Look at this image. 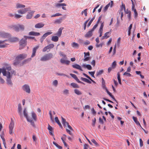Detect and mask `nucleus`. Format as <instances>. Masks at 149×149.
Returning a JSON list of instances; mask_svg holds the SVG:
<instances>
[{
  "instance_id": "1",
  "label": "nucleus",
  "mask_w": 149,
  "mask_h": 149,
  "mask_svg": "<svg viewBox=\"0 0 149 149\" xmlns=\"http://www.w3.org/2000/svg\"><path fill=\"white\" fill-rule=\"evenodd\" d=\"M23 113L24 116L26 119L27 121L31 123V125L33 127L35 126L34 121L37 120V115L34 112L31 113V115L28 116L27 113L26 108H25L23 111Z\"/></svg>"
},
{
  "instance_id": "2",
  "label": "nucleus",
  "mask_w": 149,
  "mask_h": 149,
  "mask_svg": "<svg viewBox=\"0 0 149 149\" xmlns=\"http://www.w3.org/2000/svg\"><path fill=\"white\" fill-rule=\"evenodd\" d=\"M3 72V75L4 76H6L7 78L6 79V81L7 83L8 84L12 86L13 84L11 81V76L10 73L8 71L6 74V72L5 70H4Z\"/></svg>"
},
{
  "instance_id": "3",
  "label": "nucleus",
  "mask_w": 149,
  "mask_h": 149,
  "mask_svg": "<svg viewBox=\"0 0 149 149\" xmlns=\"http://www.w3.org/2000/svg\"><path fill=\"white\" fill-rule=\"evenodd\" d=\"M53 57L52 54L51 53L47 54L42 56L40 58V61H46L50 59Z\"/></svg>"
},
{
  "instance_id": "4",
  "label": "nucleus",
  "mask_w": 149,
  "mask_h": 149,
  "mask_svg": "<svg viewBox=\"0 0 149 149\" xmlns=\"http://www.w3.org/2000/svg\"><path fill=\"white\" fill-rule=\"evenodd\" d=\"M66 125L67 126V128H66V131L70 135L72 136L73 134L72 132L74 131L73 129L70 125H69L68 123L66 122Z\"/></svg>"
},
{
  "instance_id": "5",
  "label": "nucleus",
  "mask_w": 149,
  "mask_h": 149,
  "mask_svg": "<svg viewBox=\"0 0 149 149\" xmlns=\"http://www.w3.org/2000/svg\"><path fill=\"white\" fill-rule=\"evenodd\" d=\"M26 39L24 38H22L19 42V49L24 48L26 45Z\"/></svg>"
},
{
  "instance_id": "6",
  "label": "nucleus",
  "mask_w": 149,
  "mask_h": 149,
  "mask_svg": "<svg viewBox=\"0 0 149 149\" xmlns=\"http://www.w3.org/2000/svg\"><path fill=\"white\" fill-rule=\"evenodd\" d=\"M14 127V123L12 119H11V122L9 126V133L11 135L13 134L14 132L13 129Z\"/></svg>"
},
{
  "instance_id": "7",
  "label": "nucleus",
  "mask_w": 149,
  "mask_h": 149,
  "mask_svg": "<svg viewBox=\"0 0 149 149\" xmlns=\"http://www.w3.org/2000/svg\"><path fill=\"white\" fill-rule=\"evenodd\" d=\"M24 26L23 25L18 24L13 26V29L16 31H18L19 30L23 31L24 29Z\"/></svg>"
},
{
  "instance_id": "8",
  "label": "nucleus",
  "mask_w": 149,
  "mask_h": 149,
  "mask_svg": "<svg viewBox=\"0 0 149 149\" xmlns=\"http://www.w3.org/2000/svg\"><path fill=\"white\" fill-rule=\"evenodd\" d=\"M23 90L28 93L31 92V90L29 86L27 84H25L22 87Z\"/></svg>"
},
{
  "instance_id": "9",
  "label": "nucleus",
  "mask_w": 149,
  "mask_h": 149,
  "mask_svg": "<svg viewBox=\"0 0 149 149\" xmlns=\"http://www.w3.org/2000/svg\"><path fill=\"white\" fill-rule=\"evenodd\" d=\"M84 58L83 59L84 61H89L91 58L90 57V53L88 52H84Z\"/></svg>"
},
{
  "instance_id": "10",
  "label": "nucleus",
  "mask_w": 149,
  "mask_h": 149,
  "mask_svg": "<svg viewBox=\"0 0 149 149\" xmlns=\"http://www.w3.org/2000/svg\"><path fill=\"white\" fill-rule=\"evenodd\" d=\"M54 45L53 44H51L45 47L42 50V52H45L47 50L49 49L54 47Z\"/></svg>"
},
{
  "instance_id": "11",
  "label": "nucleus",
  "mask_w": 149,
  "mask_h": 149,
  "mask_svg": "<svg viewBox=\"0 0 149 149\" xmlns=\"http://www.w3.org/2000/svg\"><path fill=\"white\" fill-rule=\"evenodd\" d=\"M27 54H21L17 56V59H19V60H22L26 58Z\"/></svg>"
},
{
  "instance_id": "12",
  "label": "nucleus",
  "mask_w": 149,
  "mask_h": 149,
  "mask_svg": "<svg viewBox=\"0 0 149 149\" xmlns=\"http://www.w3.org/2000/svg\"><path fill=\"white\" fill-rule=\"evenodd\" d=\"M7 41L6 40H0V48H4L7 47V45L8 44L5 43V42Z\"/></svg>"
},
{
  "instance_id": "13",
  "label": "nucleus",
  "mask_w": 149,
  "mask_h": 149,
  "mask_svg": "<svg viewBox=\"0 0 149 149\" xmlns=\"http://www.w3.org/2000/svg\"><path fill=\"white\" fill-rule=\"evenodd\" d=\"M28 8H25L22 10H19L17 11V12L19 14H23L28 11Z\"/></svg>"
},
{
  "instance_id": "14",
  "label": "nucleus",
  "mask_w": 149,
  "mask_h": 149,
  "mask_svg": "<svg viewBox=\"0 0 149 149\" xmlns=\"http://www.w3.org/2000/svg\"><path fill=\"white\" fill-rule=\"evenodd\" d=\"M70 75L72 77L74 78L78 82V83L83 84H84L83 82L79 80L78 79V78L77 77V76L75 74H71Z\"/></svg>"
},
{
  "instance_id": "15",
  "label": "nucleus",
  "mask_w": 149,
  "mask_h": 149,
  "mask_svg": "<svg viewBox=\"0 0 149 149\" xmlns=\"http://www.w3.org/2000/svg\"><path fill=\"white\" fill-rule=\"evenodd\" d=\"M39 46L38 45L36 47H34L33 49L31 57L32 58L34 57L36 55V53L37 50L39 48Z\"/></svg>"
},
{
  "instance_id": "16",
  "label": "nucleus",
  "mask_w": 149,
  "mask_h": 149,
  "mask_svg": "<svg viewBox=\"0 0 149 149\" xmlns=\"http://www.w3.org/2000/svg\"><path fill=\"white\" fill-rule=\"evenodd\" d=\"M35 12V11L33 10L31 11L30 12L28 13L26 15V18L27 19H31Z\"/></svg>"
},
{
  "instance_id": "17",
  "label": "nucleus",
  "mask_w": 149,
  "mask_h": 149,
  "mask_svg": "<svg viewBox=\"0 0 149 149\" xmlns=\"http://www.w3.org/2000/svg\"><path fill=\"white\" fill-rule=\"evenodd\" d=\"M113 4V1H111L108 4H107L104 8V11H106L110 6L111 7H112Z\"/></svg>"
},
{
  "instance_id": "18",
  "label": "nucleus",
  "mask_w": 149,
  "mask_h": 149,
  "mask_svg": "<svg viewBox=\"0 0 149 149\" xmlns=\"http://www.w3.org/2000/svg\"><path fill=\"white\" fill-rule=\"evenodd\" d=\"M44 25L45 24L42 22L36 24L35 27L36 28H41L43 27Z\"/></svg>"
},
{
  "instance_id": "19",
  "label": "nucleus",
  "mask_w": 149,
  "mask_h": 149,
  "mask_svg": "<svg viewBox=\"0 0 149 149\" xmlns=\"http://www.w3.org/2000/svg\"><path fill=\"white\" fill-rule=\"evenodd\" d=\"M22 107L21 104H19L18 105V112L20 115V117L22 116Z\"/></svg>"
},
{
  "instance_id": "20",
  "label": "nucleus",
  "mask_w": 149,
  "mask_h": 149,
  "mask_svg": "<svg viewBox=\"0 0 149 149\" xmlns=\"http://www.w3.org/2000/svg\"><path fill=\"white\" fill-rule=\"evenodd\" d=\"M29 35L30 36H39L40 35V33L38 32H36L34 31H31L29 33Z\"/></svg>"
},
{
  "instance_id": "21",
  "label": "nucleus",
  "mask_w": 149,
  "mask_h": 149,
  "mask_svg": "<svg viewBox=\"0 0 149 149\" xmlns=\"http://www.w3.org/2000/svg\"><path fill=\"white\" fill-rule=\"evenodd\" d=\"M93 31H92V30L88 31L85 35V37L89 38L91 37L92 35V33Z\"/></svg>"
},
{
  "instance_id": "22",
  "label": "nucleus",
  "mask_w": 149,
  "mask_h": 149,
  "mask_svg": "<svg viewBox=\"0 0 149 149\" xmlns=\"http://www.w3.org/2000/svg\"><path fill=\"white\" fill-rule=\"evenodd\" d=\"M82 66L84 68H87L89 70H91L92 69V67L90 65L83 64Z\"/></svg>"
},
{
  "instance_id": "23",
  "label": "nucleus",
  "mask_w": 149,
  "mask_h": 149,
  "mask_svg": "<svg viewBox=\"0 0 149 149\" xmlns=\"http://www.w3.org/2000/svg\"><path fill=\"white\" fill-rule=\"evenodd\" d=\"M72 66L74 68L79 70L81 71H83V70L81 69V66L77 64H75L74 65H72Z\"/></svg>"
},
{
  "instance_id": "24",
  "label": "nucleus",
  "mask_w": 149,
  "mask_h": 149,
  "mask_svg": "<svg viewBox=\"0 0 149 149\" xmlns=\"http://www.w3.org/2000/svg\"><path fill=\"white\" fill-rule=\"evenodd\" d=\"M110 33L109 32H107L105 33L103 36L101 38L102 40H103L105 38L107 39L109 37V34Z\"/></svg>"
},
{
  "instance_id": "25",
  "label": "nucleus",
  "mask_w": 149,
  "mask_h": 149,
  "mask_svg": "<svg viewBox=\"0 0 149 149\" xmlns=\"http://www.w3.org/2000/svg\"><path fill=\"white\" fill-rule=\"evenodd\" d=\"M71 46L74 48L78 49L79 47V44L75 42H73L71 44Z\"/></svg>"
},
{
  "instance_id": "26",
  "label": "nucleus",
  "mask_w": 149,
  "mask_h": 149,
  "mask_svg": "<svg viewBox=\"0 0 149 149\" xmlns=\"http://www.w3.org/2000/svg\"><path fill=\"white\" fill-rule=\"evenodd\" d=\"M121 7L123 8H123L124 11H125V13L126 14H129V13H131V12L130 10H128V9H127L126 10V8L125 5L124 4H122Z\"/></svg>"
},
{
  "instance_id": "27",
  "label": "nucleus",
  "mask_w": 149,
  "mask_h": 149,
  "mask_svg": "<svg viewBox=\"0 0 149 149\" xmlns=\"http://www.w3.org/2000/svg\"><path fill=\"white\" fill-rule=\"evenodd\" d=\"M56 7L58 8L62 7V8L64 10H65V8L64 7V6H65V3H57L56 4Z\"/></svg>"
},
{
  "instance_id": "28",
  "label": "nucleus",
  "mask_w": 149,
  "mask_h": 149,
  "mask_svg": "<svg viewBox=\"0 0 149 149\" xmlns=\"http://www.w3.org/2000/svg\"><path fill=\"white\" fill-rule=\"evenodd\" d=\"M55 122L58 124L60 127H61V129H62L63 127L61 124L60 122L59 121L58 119V118L57 117H56L55 118Z\"/></svg>"
},
{
  "instance_id": "29",
  "label": "nucleus",
  "mask_w": 149,
  "mask_h": 149,
  "mask_svg": "<svg viewBox=\"0 0 149 149\" xmlns=\"http://www.w3.org/2000/svg\"><path fill=\"white\" fill-rule=\"evenodd\" d=\"M63 29V28L61 27L59 29L57 32L56 34L59 37L61 36L62 33V30Z\"/></svg>"
},
{
  "instance_id": "30",
  "label": "nucleus",
  "mask_w": 149,
  "mask_h": 149,
  "mask_svg": "<svg viewBox=\"0 0 149 149\" xmlns=\"http://www.w3.org/2000/svg\"><path fill=\"white\" fill-rule=\"evenodd\" d=\"M106 91L108 94L112 98H113L118 104V102L115 99L113 96L112 95L111 93H110L106 88Z\"/></svg>"
},
{
  "instance_id": "31",
  "label": "nucleus",
  "mask_w": 149,
  "mask_h": 149,
  "mask_svg": "<svg viewBox=\"0 0 149 149\" xmlns=\"http://www.w3.org/2000/svg\"><path fill=\"white\" fill-rule=\"evenodd\" d=\"M132 118L136 124L138 125H139L140 127H141V126L140 123L137 120V118L136 117L134 116H133Z\"/></svg>"
},
{
  "instance_id": "32",
  "label": "nucleus",
  "mask_w": 149,
  "mask_h": 149,
  "mask_svg": "<svg viewBox=\"0 0 149 149\" xmlns=\"http://www.w3.org/2000/svg\"><path fill=\"white\" fill-rule=\"evenodd\" d=\"M25 7V5L21 4L19 3H17L16 4V8H24Z\"/></svg>"
},
{
  "instance_id": "33",
  "label": "nucleus",
  "mask_w": 149,
  "mask_h": 149,
  "mask_svg": "<svg viewBox=\"0 0 149 149\" xmlns=\"http://www.w3.org/2000/svg\"><path fill=\"white\" fill-rule=\"evenodd\" d=\"M81 80H82L84 81L85 82L88 83L89 84H91V81H90L88 79L86 78H83V77H81Z\"/></svg>"
},
{
  "instance_id": "34",
  "label": "nucleus",
  "mask_w": 149,
  "mask_h": 149,
  "mask_svg": "<svg viewBox=\"0 0 149 149\" xmlns=\"http://www.w3.org/2000/svg\"><path fill=\"white\" fill-rule=\"evenodd\" d=\"M58 36H53L52 37L51 40L52 41L54 42H57L58 40Z\"/></svg>"
},
{
  "instance_id": "35",
  "label": "nucleus",
  "mask_w": 149,
  "mask_h": 149,
  "mask_svg": "<svg viewBox=\"0 0 149 149\" xmlns=\"http://www.w3.org/2000/svg\"><path fill=\"white\" fill-rule=\"evenodd\" d=\"M62 22V19L61 18H60L56 19L54 21V23L55 24H60Z\"/></svg>"
},
{
  "instance_id": "36",
  "label": "nucleus",
  "mask_w": 149,
  "mask_h": 149,
  "mask_svg": "<svg viewBox=\"0 0 149 149\" xmlns=\"http://www.w3.org/2000/svg\"><path fill=\"white\" fill-rule=\"evenodd\" d=\"M18 40L17 38L14 37L11 38L9 41L11 42H15L18 41Z\"/></svg>"
},
{
  "instance_id": "37",
  "label": "nucleus",
  "mask_w": 149,
  "mask_h": 149,
  "mask_svg": "<svg viewBox=\"0 0 149 149\" xmlns=\"http://www.w3.org/2000/svg\"><path fill=\"white\" fill-rule=\"evenodd\" d=\"M52 33V32H48L45 33L42 36V38H45L46 37H47L48 36L50 35Z\"/></svg>"
},
{
  "instance_id": "38",
  "label": "nucleus",
  "mask_w": 149,
  "mask_h": 149,
  "mask_svg": "<svg viewBox=\"0 0 149 149\" xmlns=\"http://www.w3.org/2000/svg\"><path fill=\"white\" fill-rule=\"evenodd\" d=\"M74 92L75 94L78 95H81L82 94V92L77 89H75Z\"/></svg>"
},
{
  "instance_id": "39",
  "label": "nucleus",
  "mask_w": 149,
  "mask_h": 149,
  "mask_svg": "<svg viewBox=\"0 0 149 149\" xmlns=\"http://www.w3.org/2000/svg\"><path fill=\"white\" fill-rule=\"evenodd\" d=\"M119 13L121 14V18L122 20H123L122 17L123 16V8L121 7V9L119 12Z\"/></svg>"
},
{
  "instance_id": "40",
  "label": "nucleus",
  "mask_w": 149,
  "mask_h": 149,
  "mask_svg": "<svg viewBox=\"0 0 149 149\" xmlns=\"http://www.w3.org/2000/svg\"><path fill=\"white\" fill-rule=\"evenodd\" d=\"M20 63V60L19 59H17V57H16L15 60V61L14 63V64L16 65H18Z\"/></svg>"
},
{
  "instance_id": "41",
  "label": "nucleus",
  "mask_w": 149,
  "mask_h": 149,
  "mask_svg": "<svg viewBox=\"0 0 149 149\" xmlns=\"http://www.w3.org/2000/svg\"><path fill=\"white\" fill-rule=\"evenodd\" d=\"M104 72V70H100L98 71H97L96 73V75L97 76H98L99 75H100L102 74Z\"/></svg>"
},
{
  "instance_id": "42",
  "label": "nucleus",
  "mask_w": 149,
  "mask_h": 149,
  "mask_svg": "<svg viewBox=\"0 0 149 149\" xmlns=\"http://www.w3.org/2000/svg\"><path fill=\"white\" fill-rule=\"evenodd\" d=\"M71 85L74 88H79V87L78 84L74 83L71 84Z\"/></svg>"
},
{
  "instance_id": "43",
  "label": "nucleus",
  "mask_w": 149,
  "mask_h": 149,
  "mask_svg": "<svg viewBox=\"0 0 149 149\" xmlns=\"http://www.w3.org/2000/svg\"><path fill=\"white\" fill-rule=\"evenodd\" d=\"M53 144L54 145L59 149H62V147L61 146H59L58 144L54 141L53 142Z\"/></svg>"
},
{
  "instance_id": "44",
  "label": "nucleus",
  "mask_w": 149,
  "mask_h": 149,
  "mask_svg": "<svg viewBox=\"0 0 149 149\" xmlns=\"http://www.w3.org/2000/svg\"><path fill=\"white\" fill-rule=\"evenodd\" d=\"M95 16L93 17V18L89 21V22H88V24H87L88 27H89L90 26L92 22L94 20V19H95Z\"/></svg>"
},
{
  "instance_id": "45",
  "label": "nucleus",
  "mask_w": 149,
  "mask_h": 149,
  "mask_svg": "<svg viewBox=\"0 0 149 149\" xmlns=\"http://www.w3.org/2000/svg\"><path fill=\"white\" fill-rule=\"evenodd\" d=\"M134 17L135 19H136L138 17V13L136 9H134Z\"/></svg>"
},
{
  "instance_id": "46",
  "label": "nucleus",
  "mask_w": 149,
  "mask_h": 149,
  "mask_svg": "<svg viewBox=\"0 0 149 149\" xmlns=\"http://www.w3.org/2000/svg\"><path fill=\"white\" fill-rule=\"evenodd\" d=\"M58 81L57 80H55L53 81L52 84V85H53L55 87H56L58 84Z\"/></svg>"
},
{
  "instance_id": "47",
  "label": "nucleus",
  "mask_w": 149,
  "mask_h": 149,
  "mask_svg": "<svg viewBox=\"0 0 149 149\" xmlns=\"http://www.w3.org/2000/svg\"><path fill=\"white\" fill-rule=\"evenodd\" d=\"M102 86L103 88H106L105 85V81L103 78L102 79Z\"/></svg>"
},
{
  "instance_id": "48",
  "label": "nucleus",
  "mask_w": 149,
  "mask_h": 149,
  "mask_svg": "<svg viewBox=\"0 0 149 149\" xmlns=\"http://www.w3.org/2000/svg\"><path fill=\"white\" fill-rule=\"evenodd\" d=\"M116 61H114L112 63L111 65L112 68H115L116 67Z\"/></svg>"
},
{
  "instance_id": "49",
  "label": "nucleus",
  "mask_w": 149,
  "mask_h": 149,
  "mask_svg": "<svg viewBox=\"0 0 149 149\" xmlns=\"http://www.w3.org/2000/svg\"><path fill=\"white\" fill-rule=\"evenodd\" d=\"M89 74L93 77H94V74L95 73V71H92V72H88Z\"/></svg>"
},
{
  "instance_id": "50",
  "label": "nucleus",
  "mask_w": 149,
  "mask_h": 149,
  "mask_svg": "<svg viewBox=\"0 0 149 149\" xmlns=\"http://www.w3.org/2000/svg\"><path fill=\"white\" fill-rule=\"evenodd\" d=\"M22 16V15L16 14L15 15L14 17L16 19H18L20 18Z\"/></svg>"
},
{
  "instance_id": "51",
  "label": "nucleus",
  "mask_w": 149,
  "mask_h": 149,
  "mask_svg": "<svg viewBox=\"0 0 149 149\" xmlns=\"http://www.w3.org/2000/svg\"><path fill=\"white\" fill-rule=\"evenodd\" d=\"M61 14L60 13H56V14H55L52 15L51 16V17H55L58 16H61Z\"/></svg>"
},
{
  "instance_id": "52",
  "label": "nucleus",
  "mask_w": 149,
  "mask_h": 149,
  "mask_svg": "<svg viewBox=\"0 0 149 149\" xmlns=\"http://www.w3.org/2000/svg\"><path fill=\"white\" fill-rule=\"evenodd\" d=\"M47 129L49 130V132L52 131H53V129L52 127L49 125H48Z\"/></svg>"
},
{
  "instance_id": "53",
  "label": "nucleus",
  "mask_w": 149,
  "mask_h": 149,
  "mask_svg": "<svg viewBox=\"0 0 149 149\" xmlns=\"http://www.w3.org/2000/svg\"><path fill=\"white\" fill-rule=\"evenodd\" d=\"M91 141L92 142H93L96 146H98V143L94 139H92Z\"/></svg>"
},
{
  "instance_id": "54",
  "label": "nucleus",
  "mask_w": 149,
  "mask_h": 149,
  "mask_svg": "<svg viewBox=\"0 0 149 149\" xmlns=\"http://www.w3.org/2000/svg\"><path fill=\"white\" fill-rule=\"evenodd\" d=\"M102 18V16H100L99 17L98 21H97L96 24H97V25H98V24L100 22V21L101 20V18Z\"/></svg>"
},
{
  "instance_id": "55",
  "label": "nucleus",
  "mask_w": 149,
  "mask_h": 149,
  "mask_svg": "<svg viewBox=\"0 0 149 149\" xmlns=\"http://www.w3.org/2000/svg\"><path fill=\"white\" fill-rule=\"evenodd\" d=\"M99 33H100L99 37H100L102 36V35L103 30L99 29Z\"/></svg>"
},
{
  "instance_id": "56",
  "label": "nucleus",
  "mask_w": 149,
  "mask_h": 149,
  "mask_svg": "<svg viewBox=\"0 0 149 149\" xmlns=\"http://www.w3.org/2000/svg\"><path fill=\"white\" fill-rule=\"evenodd\" d=\"M62 120V123L63 125V126L65 127V120L64 119V118H63L62 117H61Z\"/></svg>"
},
{
  "instance_id": "57",
  "label": "nucleus",
  "mask_w": 149,
  "mask_h": 149,
  "mask_svg": "<svg viewBox=\"0 0 149 149\" xmlns=\"http://www.w3.org/2000/svg\"><path fill=\"white\" fill-rule=\"evenodd\" d=\"M91 64L93 67L95 65V60H93L91 62Z\"/></svg>"
},
{
  "instance_id": "58",
  "label": "nucleus",
  "mask_w": 149,
  "mask_h": 149,
  "mask_svg": "<svg viewBox=\"0 0 149 149\" xmlns=\"http://www.w3.org/2000/svg\"><path fill=\"white\" fill-rule=\"evenodd\" d=\"M24 38H25L27 39V38L29 39H33L34 38V37L31 36H24Z\"/></svg>"
},
{
  "instance_id": "59",
  "label": "nucleus",
  "mask_w": 149,
  "mask_h": 149,
  "mask_svg": "<svg viewBox=\"0 0 149 149\" xmlns=\"http://www.w3.org/2000/svg\"><path fill=\"white\" fill-rule=\"evenodd\" d=\"M123 75H126L127 76L130 77L131 76V74L130 73H128L127 72H125L123 74Z\"/></svg>"
},
{
  "instance_id": "60",
  "label": "nucleus",
  "mask_w": 149,
  "mask_h": 149,
  "mask_svg": "<svg viewBox=\"0 0 149 149\" xmlns=\"http://www.w3.org/2000/svg\"><path fill=\"white\" fill-rule=\"evenodd\" d=\"M140 145L141 147L143 146V142L141 139H139Z\"/></svg>"
},
{
  "instance_id": "61",
  "label": "nucleus",
  "mask_w": 149,
  "mask_h": 149,
  "mask_svg": "<svg viewBox=\"0 0 149 149\" xmlns=\"http://www.w3.org/2000/svg\"><path fill=\"white\" fill-rule=\"evenodd\" d=\"M61 140H62L64 144V145L65 146V137L64 136V137H61Z\"/></svg>"
},
{
  "instance_id": "62",
  "label": "nucleus",
  "mask_w": 149,
  "mask_h": 149,
  "mask_svg": "<svg viewBox=\"0 0 149 149\" xmlns=\"http://www.w3.org/2000/svg\"><path fill=\"white\" fill-rule=\"evenodd\" d=\"M0 82L2 84H3L5 82V81L4 80L3 78H1L0 77Z\"/></svg>"
},
{
  "instance_id": "63",
  "label": "nucleus",
  "mask_w": 149,
  "mask_h": 149,
  "mask_svg": "<svg viewBox=\"0 0 149 149\" xmlns=\"http://www.w3.org/2000/svg\"><path fill=\"white\" fill-rule=\"evenodd\" d=\"M116 45L113 48V55H114L116 53Z\"/></svg>"
},
{
  "instance_id": "64",
  "label": "nucleus",
  "mask_w": 149,
  "mask_h": 149,
  "mask_svg": "<svg viewBox=\"0 0 149 149\" xmlns=\"http://www.w3.org/2000/svg\"><path fill=\"white\" fill-rule=\"evenodd\" d=\"M89 145L88 144H85L84 145V149H88Z\"/></svg>"
}]
</instances>
